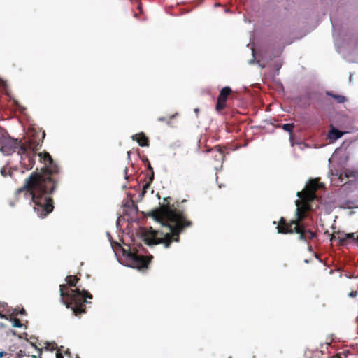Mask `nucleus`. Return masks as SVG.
Masks as SVG:
<instances>
[{"instance_id":"5","label":"nucleus","mask_w":358,"mask_h":358,"mask_svg":"<svg viewBox=\"0 0 358 358\" xmlns=\"http://www.w3.org/2000/svg\"><path fill=\"white\" fill-rule=\"evenodd\" d=\"M333 38L336 51L339 53L345 50L358 53V34L356 37L351 34H343V29L340 20L332 13L330 14Z\"/></svg>"},{"instance_id":"14","label":"nucleus","mask_w":358,"mask_h":358,"mask_svg":"<svg viewBox=\"0 0 358 358\" xmlns=\"http://www.w3.org/2000/svg\"><path fill=\"white\" fill-rule=\"evenodd\" d=\"M278 127H280L284 131H285L289 134V141H290L291 143L293 145V143H292V141H293L292 131H293V129L295 127L294 124V123H286V124L279 125Z\"/></svg>"},{"instance_id":"41","label":"nucleus","mask_w":358,"mask_h":358,"mask_svg":"<svg viewBox=\"0 0 358 358\" xmlns=\"http://www.w3.org/2000/svg\"><path fill=\"white\" fill-rule=\"evenodd\" d=\"M5 355V352L3 351H0V358L3 357V356Z\"/></svg>"},{"instance_id":"1","label":"nucleus","mask_w":358,"mask_h":358,"mask_svg":"<svg viewBox=\"0 0 358 358\" xmlns=\"http://www.w3.org/2000/svg\"><path fill=\"white\" fill-rule=\"evenodd\" d=\"M45 135L43 131L42 139ZM42 142L43 140L38 141L34 137L27 140L26 145L20 147L21 151L15 155L20 164L14 166V170H20L21 173L31 170L36 163V157L43 164L40 169L37 167L36 171L29 175L23 187L16 190V194L25 191V197L30 199V203H33V208L37 215L44 218L54 209L53 200L50 195L57 187L58 180L53 176L59 173V168L48 152L37 153Z\"/></svg>"},{"instance_id":"9","label":"nucleus","mask_w":358,"mask_h":358,"mask_svg":"<svg viewBox=\"0 0 358 358\" xmlns=\"http://www.w3.org/2000/svg\"><path fill=\"white\" fill-rule=\"evenodd\" d=\"M131 139L136 141L141 147H148L149 145L148 138L143 132L131 136Z\"/></svg>"},{"instance_id":"40","label":"nucleus","mask_w":358,"mask_h":358,"mask_svg":"<svg viewBox=\"0 0 358 358\" xmlns=\"http://www.w3.org/2000/svg\"><path fill=\"white\" fill-rule=\"evenodd\" d=\"M132 206L135 208L136 210H137L138 208L137 206L132 201Z\"/></svg>"},{"instance_id":"28","label":"nucleus","mask_w":358,"mask_h":358,"mask_svg":"<svg viewBox=\"0 0 358 358\" xmlns=\"http://www.w3.org/2000/svg\"><path fill=\"white\" fill-rule=\"evenodd\" d=\"M1 174L3 176H6L7 175L6 168H2V169H1Z\"/></svg>"},{"instance_id":"39","label":"nucleus","mask_w":358,"mask_h":358,"mask_svg":"<svg viewBox=\"0 0 358 358\" xmlns=\"http://www.w3.org/2000/svg\"><path fill=\"white\" fill-rule=\"evenodd\" d=\"M352 77H353V74L352 73H350V76H349V81L351 82V80H352Z\"/></svg>"},{"instance_id":"53","label":"nucleus","mask_w":358,"mask_h":358,"mask_svg":"<svg viewBox=\"0 0 358 358\" xmlns=\"http://www.w3.org/2000/svg\"><path fill=\"white\" fill-rule=\"evenodd\" d=\"M356 242H357V243H358V236H357Z\"/></svg>"},{"instance_id":"49","label":"nucleus","mask_w":358,"mask_h":358,"mask_svg":"<svg viewBox=\"0 0 358 358\" xmlns=\"http://www.w3.org/2000/svg\"><path fill=\"white\" fill-rule=\"evenodd\" d=\"M117 261H118L121 264H123L121 262L120 259L118 257H117Z\"/></svg>"},{"instance_id":"51","label":"nucleus","mask_w":358,"mask_h":358,"mask_svg":"<svg viewBox=\"0 0 358 358\" xmlns=\"http://www.w3.org/2000/svg\"><path fill=\"white\" fill-rule=\"evenodd\" d=\"M199 3H201V2H203V0H199Z\"/></svg>"},{"instance_id":"43","label":"nucleus","mask_w":358,"mask_h":358,"mask_svg":"<svg viewBox=\"0 0 358 358\" xmlns=\"http://www.w3.org/2000/svg\"><path fill=\"white\" fill-rule=\"evenodd\" d=\"M119 222H120V217L117 218V222H116V224H117V227L119 225Z\"/></svg>"},{"instance_id":"21","label":"nucleus","mask_w":358,"mask_h":358,"mask_svg":"<svg viewBox=\"0 0 358 358\" xmlns=\"http://www.w3.org/2000/svg\"><path fill=\"white\" fill-rule=\"evenodd\" d=\"M147 169L150 171V174L147 175L146 177L150 178V180H154L155 173L150 163L147 164Z\"/></svg>"},{"instance_id":"8","label":"nucleus","mask_w":358,"mask_h":358,"mask_svg":"<svg viewBox=\"0 0 358 358\" xmlns=\"http://www.w3.org/2000/svg\"><path fill=\"white\" fill-rule=\"evenodd\" d=\"M355 234L356 233H345L344 231H338L336 233L338 242L342 245H345L348 240H352L356 242L357 236L355 237Z\"/></svg>"},{"instance_id":"32","label":"nucleus","mask_w":358,"mask_h":358,"mask_svg":"<svg viewBox=\"0 0 358 358\" xmlns=\"http://www.w3.org/2000/svg\"><path fill=\"white\" fill-rule=\"evenodd\" d=\"M336 238H338V236L336 237V235H332L330 238V241H333L334 240H336Z\"/></svg>"},{"instance_id":"11","label":"nucleus","mask_w":358,"mask_h":358,"mask_svg":"<svg viewBox=\"0 0 358 358\" xmlns=\"http://www.w3.org/2000/svg\"><path fill=\"white\" fill-rule=\"evenodd\" d=\"M343 133L335 127H331L327 134V138L331 141H335L342 137Z\"/></svg>"},{"instance_id":"36","label":"nucleus","mask_w":358,"mask_h":358,"mask_svg":"<svg viewBox=\"0 0 358 358\" xmlns=\"http://www.w3.org/2000/svg\"><path fill=\"white\" fill-rule=\"evenodd\" d=\"M0 318L8 320V317H6L3 314V313H0Z\"/></svg>"},{"instance_id":"17","label":"nucleus","mask_w":358,"mask_h":358,"mask_svg":"<svg viewBox=\"0 0 358 358\" xmlns=\"http://www.w3.org/2000/svg\"><path fill=\"white\" fill-rule=\"evenodd\" d=\"M153 180H150V178H148V180L147 181L146 180H144V183L143 185V189L140 193V194L138 195V197L140 199H142L144 195L145 194L147 190L150 188L151 184L152 183Z\"/></svg>"},{"instance_id":"50","label":"nucleus","mask_w":358,"mask_h":358,"mask_svg":"<svg viewBox=\"0 0 358 358\" xmlns=\"http://www.w3.org/2000/svg\"><path fill=\"white\" fill-rule=\"evenodd\" d=\"M215 6H220V3H215Z\"/></svg>"},{"instance_id":"20","label":"nucleus","mask_w":358,"mask_h":358,"mask_svg":"<svg viewBox=\"0 0 358 358\" xmlns=\"http://www.w3.org/2000/svg\"><path fill=\"white\" fill-rule=\"evenodd\" d=\"M10 321L13 322V327L17 328H21L24 326V324L20 321L18 319H13V317L9 318Z\"/></svg>"},{"instance_id":"33","label":"nucleus","mask_w":358,"mask_h":358,"mask_svg":"<svg viewBox=\"0 0 358 358\" xmlns=\"http://www.w3.org/2000/svg\"><path fill=\"white\" fill-rule=\"evenodd\" d=\"M257 64L259 65V67H261L262 69L264 68L265 67V65L264 64H262L259 62V61H257Z\"/></svg>"},{"instance_id":"2","label":"nucleus","mask_w":358,"mask_h":358,"mask_svg":"<svg viewBox=\"0 0 358 358\" xmlns=\"http://www.w3.org/2000/svg\"><path fill=\"white\" fill-rule=\"evenodd\" d=\"M324 185L316 179H310L306 183L303 190L297 192L299 200L295 201L296 206L295 215L296 220L290 223H287L284 217L280 220V224L276 227L278 234H299L298 240L308 241L315 237V234L308 229L303 224L300 223L305 217V213L309 211L311 208V202L318 200L316 192L322 189Z\"/></svg>"},{"instance_id":"24","label":"nucleus","mask_w":358,"mask_h":358,"mask_svg":"<svg viewBox=\"0 0 358 358\" xmlns=\"http://www.w3.org/2000/svg\"><path fill=\"white\" fill-rule=\"evenodd\" d=\"M252 52L253 58L248 61L249 64H252L257 63V61L255 58V52L253 50H252Z\"/></svg>"},{"instance_id":"44","label":"nucleus","mask_w":358,"mask_h":358,"mask_svg":"<svg viewBox=\"0 0 358 358\" xmlns=\"http://www.w3.org/2000/svg\"><path fill=\"white\" fill-rule=\"evenodd\" d=\"M199 108H195L194 109V112L197 114L199 113Z\"/></svg>"},{"instance_id":"26","label":"nucleus","mask_w":358,"mask_h":358,"mask_svg":"<svg viewBox=\"0 0 358 358\" xmlns=\"http://www.w3.org/2000/svg\"><path fill=\"white\" fill-rule=\"evenodd\" d=\"M338 182H334L333 180L331 181L332 182H334V185H338V182H343V178H341V177H338L337 179Z\"/></svg>"},{"instance_id":"15","label":"nucleus","mask_w":358,"mask_h":358,"mask_svg":"<svg viewBox=\"0 0 358 358\" xmlns=\"http://www.w3.org/2000/svg\"><path fill=\"white\" fill-rule=\"evenodd\" d=\"M231 92V89L230 87L226 86V87H222L220 92V94L217 99H219V100L226 102L227 97Z\"/></svg>"},{"instance_id":"29","label":"nucleus","mask_w":358,"mask_h":358,"mask_svg":"<svg viewBox=\"0 0 358 358\" xmlns=\"http://www.w3.org/2000/svg\"><path fill=\"white\" fill-rule=\"evenodd\" d=\"M106 236L108 237V241L110 242V241H113V238H112V236L111 234H110V232L107 231L106 232Z\"/></svg>"},{"instance_id":"31","label":"nucleus","mask_w":358,"mask_h":358,"mask_svg":"<svg viewBox=\"0 0 358 358\" xmlns=\"http://www.w3.org/2000/svg\"><path fill=\"white\" fill-rule=\"evenodd\" d=\"M157 120L159 122H164V121H166V118L164 117H158Z\"/></svg>"},{"instance_id":"22","label":"nucleus","mask_w":358,"mask_h":358,"mask_svg":"<svg viewBox=\"0 0 358 358\" xmlns=\"http://www.w3.org/2000/svg\"><path fill=\"white\" fill-rule=\"evenodd\" d=\"M8 304L6 303H0V313H8L10 310H7Z\"/></svg>"},{"instance_id":"7","label":"nucleus","mask_w":358,"mask_h":358,"mask_svg":"<svg viewBox=\"0 0 358 358\" xmlns=\"http://www.w3.org/2000/svg\"><path fill=\"white\" fill-rule=\"evenodd\" d=\"M26 145V141L23 143L17 138H11L6 132L0 134V151L4 155H10L21 151L20 147Z\"/></svg>"},{"instance_id":"37","label":"nucleus","mask_w":358,"mask_h":358,"mask_svg":"<svg viewBox=\"0 0 358 358\" xmlns=\"http://www.w3.org/2000/svg\"><path fill=\"white\" fill-rule=\"evenodd\" d=\"M280 69V66H276V68H275V74H278V72H279Z\"/></svg>"},{"instance_id":"42","label":"nucleus","mask_w":358,"mask_h":358,"mask_svg":"<svg viewBox=\"0 0 358 358\" xmlns=\"http://www.w3.org/2000/svg\"><path fill=\"white\" fill-rule=\"evenodd\" d=\"M143 162H144L145 164H147L148 163H150V162H149V160H148V158H145V159L143 160Z\"/></svg>"},{"instance_id":"19","label":"nucleus","mask_w":358,"mask_h":358,"mask_svg":"<svg viewBox=\"0 0 358 358\" xmlns=\"http://www.w3.org/2000/svg\"><path fill=\"white\" fill-rule=\"evenodd\" d=\"M226 107V102L217 99L215 109L217 111L220 112L223 110Z\"/></svg>"},{"instance_id":"23","label":"nucleus","mask_w":358,"mask_h":358,"mask_svg":"<svg viewBox=\"0 0 358 358\" xmlns=\"http://www.w3.org/2000/svg\"><path fill=\"white\" fill-rule=\"evenodd\" d=\"M25 313H26V311L24 308H22L20 311H18L17 308L13 310V314H15V315H25Z\"/></svg>"},{"instance_id":"54","label":"nucleus","mask_w":358,"mask_h":358,"mask_svg":"<svg viewBox=\"0 0 358 358\" xmlns=\"http://www.w3.org/2000/svg\"><path fill=\"white\" fill-rule=\"evenodd\" d=\"M348 155H346V156H345V159L347 160V159H348Z\"/></svg>"},{"instance_id":"6","label":"nucleus","mask_w":358,"mask_h":358,"mask_svg":"<svg viewBox=\"0 0 358 358\" xmlns=\"http://www.w3.org/2000/svg\"><path fill=\"white\" fill-rule=\"evenodd\" d=\"M110 245L113 250L115 248L121 249L123 252V254L132 260L133 265H127V266L129 267L137 268L138 270L146 269L148 268V265L151 259H152V255H150L148 258H146L143 255L127 251L122 247V245L118 242L115 241L113 240L110 241Z\"/></svg>"},{"instance_id":"3","label":"nucleus","mask_w":358,"mask_h":358,"mask_svg":"<svg viewBox=\"0 0 358 358\" xmlns=\"http://www.w3.org/2000/svg\"><path fill=\"white\" fill-rule=\"evenodd\" d=\"M153 218L162 224V229H154L140 227L136 235L140 240L148 246L152 247L162 244L164 248H169L171 243L180 241V234L185 227H190L192 222L186 220L182 212L174 210L167 221H161L158 216L152 215Z\"/></svg>"},{"instance_id":"25","label":"nucleus","mask_w":358,"mask_h":358,"mask_svg":"<svg viewBox=\"0 0 358 358\" xmlns=\"http://www.w3.org/2000/svg\"><path fill=\"white\" fill-rule=\"evenodd\" d=\"M357 295V291H352L348 294V296L350 298L355 297Z\"/></svg>"},{"instance_id":"18","label":"nucleus","mask_w":358,"mask_h":358,"mask_svg":"<svg viewBox=\"0 0 358 358\" xmlns=\"http://www.w3.org/2000/svg\"><path fill=\"white\" fill-rule=\"evenodd\" d=\"M65 281L67 282L69 286L75 287L78 282V278L74 275H69L66 277Z\"/></svg>"},{"instance_id":"38","label":"nucleus","mask_w":358,"mask_h":358,"mask_svg":"<svg viewBox=\"0 0 358 358\" xmlns=\"http://www.w3.org/2000/svg\"><path fill=\"white\" fill-rule=\"evenodd\" d=\"M178 113H176L175 114L172 115L170 118L171 119H173L175 118L176 116H178Z\"/></svg>"},{"instance_id":"10","label":"nucleus","mask_w":358,"mask_h":358,"mask_svg":"<svg viewBox=\"0 0 358 358\" xmlns=\"http://www.w3.org/2000/svg\"><path fill=\"white\" fill-rule=\"evenodd\" d=\"M357 180L354 178L345 182L341 187L340 191L342 192H350L356 187Z\"/></svg>"},{"instance_id":"16","label":"nucleus","mask_w":358,"mask_h":358,"mask_svg":"<svg viewBox=\"0 0 358 358\" xmlns=\"http://www.w3.org/2000/svg\"><path fill=\"white\" fill-rule=\"evenodd\" d=\"M341 206L343 208H348V209L357 208H358V201H354V200H350V199L345 200L342 203Z\"/></svg>"},{"instance_id":"4","label":"nucleus","mask_w":358,"mask_h":358,"mask_svg":"<svg viewBox=\"0 0 358 358\" xmlns=\"http://www.w3.org/2000/svg\"><path fill=\"white\" fill-rule=\"evenodd\" d=\"M60 301L71 308L76 316L85 313V305L90 302L87 299H92V295L87 290L78 288H69L67 285H59Z\"/></svg>"},{"instance_id":"52","label":"nucleus","mask_w":358,"mask_h":358,"mask_svg":"<svg viewBox=\"0 0 358 358\" xmlns=\"http://www.w3.org/2000/svg\"><path fill=\"white\" fill-rule=\"evenodd\" d=\"M273 224H277L276 221H273Z\"/></svg>"},{"instance_id":"30","label":"nucleus","mask_w":358,"mask_h":358,"mask_svg":"<svg viewBox=\"0 0 358 358\" xmlns=\"http://www.w3.org/2000/svg\"><path fill=\"white\" fill-rule=\"evenodd\" d=\"M56 358H64L63 354L59 352H57Z\"/></svg>"},{"instance_id":"27","label":"nucleus","mask_w":358,"mask_h":358,"mask_svg":"<svg viewBox=\"0 0 358 358\" xmlns=\"http://www.w3.org/2000/svg\"><path fill=\"white\" fill-rule=\"evenodd\" d=\"M45 348L48 350H50V351H53L55 350V347L54 346L52 348H50V343H47V346L45 347Z\"/></svg>"},{"instance_id":"45","label":"nucleus","mask_w":358,"mask_h":358,"mask_svg":"<svg viewBox=\"0 0 358 358\" xmlns=\"http://www.w3.org/2000/svg\"><path fill=\"white\" fill-rule=\"evenodd\" d=\"M304 262L306 263V264H308L309 263V260L308 259H305Z\"/></svg>"},{"instance_id":"13","label":"nucleus","mask_w":358,"mask_h":358,"mask_svg":"<svg viewBox=\"0 0 358 358\" xmlns=\"http://www.w3.org/2000/svg\"><path fill=\"white\" fill-rule=\"evenodd\" d=\"M325 94L328 96L332 97L338 103H343L347 101V98L343 95L334 94L332 91H326Z\"/></svg>"},{"instance_id":"34","label":"nucleus","mask_w":358,"mask_h":358,"mask_svg":"<svg viewBox=\"0 0 358 358\" xmlns=\"http://www.w3.org/2000/svg\"><path fill=\"white\" fill-rule=\"evenodd\" d=\"M127 171H128V169L126 167L124 170V174H125V179H128V176H127Z\"/></svg>"},{"instance_id":"12","label":"nucleus","mask_w":358,"mask_h":358,"mask_svg":"<svg viewBox=\"0 0 358 358\" xmlns=\"http://www.w3.org/2000/svg\"><path fill=\"white\" fill-rule=\"evenodd\" d=\"M215 152V155H214V159L215 161L221 162L220 169L222 167V162L224 160V155L222 148L220 145H217L213 150Z\"/></svg>"},{"instance_id":"48","label":"nucleus","mask_w":358,"mask_h":358,"mask_svg":"<svg viewBox=\"0 0 358 358\" xmlns=\"http://www.w3.org/2000/svg\"><path fill=\"white\" fill-rule=\"evenodd\" d=\"M10 206H14V203H13V202H10Z\"/></svg>"},{"instance_id":"46","label":"nucleus","mask_w":358,"mask_h":358,"mask_svg":"<svg viewBox=\"0 0 358 358\" xmlns=\"http://www.w3.org/2000/svg\"><path fill=\"white\" fill-rule=\"evenodd\" d=\"M128 159L130 157V152H127Z\"/></svg>"},{"instance_id":"35","label":"nucleus","mask_w":358,"mask_h":358,"mask_svg":"<svg viewBox=\"0 0 358 358\" xmlns=\"http://www.w3.org/2000/svg\"><path fill=\"white\" fill-rule=\"evenodd\" d=\"M65 355L70 357L71 356V352L69 349H67L65 352H64Z\"/></svg>"},{"instance_id":"47","label":"nucleus","mask_w":358,"mask_h":358,"mask_svg":"<svg viewBox=\"0 0 358 358\" xmlns=\"http://www.w3.org/2000/svg\"><path fill=\"white\" fill-rule=\"evenodd\" d=\"M308 250H309V251H311V250H312V247H311V246H310V245L308 246Z\"/></svg>"}]
</instances>
